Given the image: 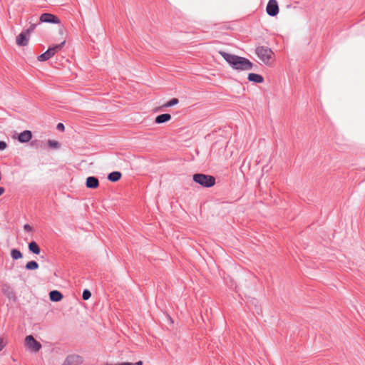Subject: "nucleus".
I'll use <instances>...</instances> for the list:
<instances>
[{
  "mask_svg": "<svg viewBox=\"0 0 365 365\" xmlns=\"http://www.w3.org/2000/svg\"><path fill=\"white\" fill-rule=\"evenodd\" d=\"M91 297V293L88 289H84L82 294V298L83 300H88Z\"/></svg>",
  "mask_w": 365,
  "mask_h": 365,
  "instance_id": "412c9836",
  "label": "nucleus"
},
{
  "mask_svg": "<svg viewBox=\"0 0 365 365\" xmlns=\"http://www.w3.org/2000/svg\"><path fill=\"white\" fill-rule=\"evenodd\" d=\"M255 53L264 64L269 63L274 54L271 48L263 46H257L255 49Z\"/></svg>",
  "mask_w": 365,
  "mask_h": 365,
  "instance_id": "20e7f679",
  "label": "nucleus"
},
{
  "mask_svg": "<svg viewBox=\"0 0 365 365\" xmlns=\"http://www.w3.org/2000/svg\"><path fill=\"white\" fill-rule=\"evenodd\" d=\"M48 145L50 148L57 149L60 148V143L54 140H48Z\"/></svg>",
  "mask_w": 365,
  "mask_h": 365,
  "instance_id": "aec40b11",
  "label": "nucleus"
},
{
  "mask_svg": "<svg viewBox=\"0 0 365 365\" xmlns=\"http://www.w3.org/2000/svg\"><path fill=\"white\" fill-rule=\"evenodd\" d=\"M66 40L59 44L50 46L46 51L38 56L37 59L39 61H45L53 57L57 52L62 49L65 45Z\"/></svg>",
  "mask_w": 365,
  "mask_h": 365,
  "instance_id": "39448f33",
  "label": "nucleus"
},
{
  "mask_svg": "<svg viewBox=\"0 0 365 365\" xmlns=\"http://www.w3.org/2000/svg\"><path fill=\"white\" fill-rule=\"evenodd\" d=\"M83 362L81 356L71 354L66 357L62 365H80Z\"/></svg>",
  "mask_w": 365,
  "mask_h": 365,
  "instance_id": "6e6552de",
  "label": "nucleus"
},
{
  "mask_svg": "<svg viewBox=\"0 0 365 365\" xmlns=\"http://www.w3.org/2000/svg\"><path fill=\"white\" fill-rule=\"evenodd\" d=\"M134 365H143V361H139L136 362L135 364H134Z\"/></svg>",
  "mask_w": 365,
  "mask_h": 365,
  "instance_id": "c756f323",
  "label": "nucleus"
},
{
  "mask_svg": "<svg viewBox=\"0 0 365 365\" xmlns=\"http://www.w3.org/2000/svg\"><path fill=\"white\" fill-rule=\"evenodd\" d=\"M192 180L195 182L204 187H211L215 184V177L203 173H196L192 175Z\"/></svg>",
  "mask_w": 365,
  "mask_h": 365,
  "instance_id": "f03ea898",
  "label": "nucleus"
},
{
  "mask_svg": "<svg viewBox=\"0 0 365 365\" xmlns=\"http://www.w3.org/2000/svg\"><path fill=\"white\" fill-rule=\"evenodd\" d=\"M56 128L58 130L63 131L64 129H65V126H64V125L63 123H59L57 124Z\"/></svg>",
  "mask_w": 365,
  "mask_h": 365,
  "instance_id": "393cba45",
  "label": "nucleus"
},
{
  "mask_svg": "<svg viewBox=\"0 0 365 365\" xmlns=\"http://www.w3.org/2000/svg\"><path fill=\"white\" fill-rule=\"evenodd\" d=\"M11 288L8 285H4L1 288V290L3 292L4 294H6V295H9V291H10Z\"/></svg>",
  "mask_w": 365,
  "mask_h": 365,
  "instance_id": "4be33fe9",
  "label": "nucleus"
},
{
  "mask_svg": "<svg viewBox=\"0 0 365 365\" xmlns=\"http://www.w3.org/2000/svg\"><path fill=\"white\" fill-rule=\"evenodd\" d=\"M121 176V173L118 171H113L108 174V180L110 182H117L120 179Z\"/></svg>",
  "mask_w": 365,
  "mask_h": 365,
  "instance_id": "2eb2a0df",
  "label": "nucleus"
},
{
  "mask_svg": "<svg viewBox=\"0 0 365 365\" xmlns=\"http://www.w3.org/2000/svg\"><path fill=\"white\" fill-rule=\"evenodd\" d=\"M7 145L4 141H0V150H3L6 148Z\"/></svg>",
  "mask_w": 365,
  "mask_h": 365,
  "instance_id": "bb28decb",
  "label": "nucleus"
},
{
  "mask_svg": "<svg viewBox=\"0 0 365 365\" xmlns=\"http://www.w3.org/2000/svg\"><path fill=\"white\" fill-rule=\"evenodd\" d=\"M106 365H134V364L130 363V362H123V363H118V364H106Z\"/></svg>",
  "mask_w": 365,
  "mask_h": 365,
  "instance_id": "a878e982",
  "label": "nucleus"
},
{
  "mask_svg": "<svg viewBox=\"0 0 365 365\" xmlns=\"http://www.w3.org/2000/svg\"><path fill=\"white\" fill-rule=\"evenodd\" d=\"M86 185L88 188L96 189L99 186V180L96 177L89 176L86 178Z\"/></svg>",
  "mask_w": 365,
  "mask_h": 365,
  "instance_id": "9d476101",
  "label": "nucleus"
},
{
  "mask_svg": "<svg viewBox=\"0 0 365 365\" xmlns=\"http://www.w3.org/2000/svg\"><path fill=\"white\" fill-rule=\"evenodd\" d=\"M37 24H31V26L23 30L16 38V43L19 46H26L28 45L31 34L36 29Z\"/></svg>",
  "mask_w": 365,
  "mask_h": 365,
  "instance_id": "7ed1b4c3",
  "label": "nucleus"
},
{
  "mask_svg": "<svg viewBox=\"0 0 365 365\" xmlns=\"http://www.w3.org/2000/svg\"><path fill=\"white\" fill-rule=\"evenodd\" d=\"M11 256L14 259H19L22 257V253L17 249H13L11 252Z\"/></svg>",
  "mask_w": 365,
  "mask_h": 365,
  "instance_id": "a211bd4d",
  "label": "nucleus"
},
{
  "mask_svg": "<svg viewBox=\"0 0 365 365\" xmlns=\"http://www.w3.org/2000/svg\"><path fill=\"white\" fill-rule=\"evenodd\" d=\"M31 145L32 146H35L36 148H38L39 146H41V142L40 140H32L31 143Z\"/></svg>",
  "mask_w": 365,
  "mask_h": 365,
  "instance_id": "5701e85b",
  "label": "nucleus"
},
{
  "mask_svg": "<svg viewBox=\"0 0 365 365\" xmlns=\"http://www.w3.org/2000/svg\"><path fill=\"white\" fill-rule=\"evenodd\" d=\"M32 138V133L30 130H24L21 132L18 137V140L21 143H27Z\"/></svg>",
  "mask_w": 365,
  "mask_h": 365,
  "instance_id": "9b49d317",
  "label": "nucleus"
},
{
  "mask_svg": "<svg viewBox=\"0 0 365 365\" xmlns=\"http://www.w3.org/2000/svg\"><path fill=\"white\" fill-rule=\"evenodd\" d=\"M26 346L32 351H38L42 346L40 342L36 341L32 335L26 336L25 339Z\"/></svg>",
  "mask_w": 365,
  "mask_h": 365,
  "instance_id": "423d86ee",
  "label": "nucleus"
},
{
  "mask_svg": "<svg viewBox=\"0 0 365 365\" xmlns=\"http://www.w3.org/2000/svg\"><path fill=\"white\" fill-rule=\"evenodd\" d=\"M24 229L27 232H31L32 230V227L29 224L24 225Z\"/></svg>",
  "mask_w": 365,
  "mask_h": 365,
  "instance_id": "cd10ccee",
  "label": "nucleus"
},
{
  "mask_svg": "<svg viewBox=\"0 0 365 365\" xmlns=\"http://www.w3.org/2000/svg\"><path fill=\"white\" fill-rule=\"evenodd\" d=\"M220 54L224 58L230 66L235 70L249 71L253 68V63L247 58L237 55L220 51Z\"/></svg>",
  "mask_w": 365,
  "mask_h": 365,
  "instance_id": "f257e3e1",
  "label": "nucleus"
},
{
  "mask_svg": "<svg viewBox=\"0 0 365 365\" xmlns=\"http://www.w3.org/2000/svg\"><path fill=\"white\" fill-rule=\"evenodd\" d=\"M267 12L270 16H276L279 13V6L276 0H269L267 6Z\"/></svg>",
  "mask_w": 365,
  "mask_h": 365,
  "instance_id": "1a4fd4ad",
  "label": "nucleus"
},
{
  "mask_svg": "<svg viewBox=\"0 0 365 365\" xmlns=\"http://www.w3.org/2000/svg\"><path fill=\"white\" fill-rule=\"evenodd\" d=\"M5 190L4 187H0V196L4 192Z\"/></svg>",
  "mask_w": 365,
  "mask_h": 365,
  "instance_id": "c85d7f7f",
  "label": "nucleus"
},
{
  "mask_svg": "<svg viewBox=\"0 0 365 365\" xmlns=\"http://www.w3.org/2000/svg\"><path fill=\"white\" fill-rule=\"evenodd\" d=\"M29 250L30 252H31L32 253H34L35 255H38L41 252V249H40L39 246L34 241H32L29 243Z\"/></svg>",
  "mask_w": 365,
  "mask_h": 365,
  "instance_id": "dca6fc26",
  "label": "nucleus"
},
{
  "mask_svg": "<svg viewBox=\"0 0 365 365\" xmlns=\"http://www.w3.org/2000/svg\"><path fill=\"white\" fill-rule=\"evenodd\" d=\"M179 103V100L176 98H173L169 101H168L166 103L163 105V107L168 108L177 105Z\"/></svg>",
  "mask_w": 365,
  "mask_h": 365,
  "instance_id": "6ab92c4d",
  "label": "nucleus"
},
{
  "mask_svg": "<svg viewBox=\"0 0 365 365\" xmlns=\"http://www.w3.org/2000/svg\"><path fill=\"white\" fill-rule=\"evenodd\" d=\"M247 79L250 82H254L256 83H262L264 82V78L262 76L255 73H250L248 74Z\"/></svg>",
  "mask_w": 365,
  "mask_h": 365,
  "instance_id": "ddd939ff",
  "label": "nucleus"
},
{
  "mask_svg": "<svg viewBox=\"0 0 365 365\" xmlns=\"http://www.w3.org/2000/svg\"><path fill=\"white\" fill-rule=\"evenodd\" d=\"M171 115L169 113H163L156 116L155 123L157 124H161L169 121L171 119Z\"/></svg>",
  "mask_w": 365,
  "mask_h": 365,
  "instance_id": "4468645a",
  "label": "nucleus"
},
{
  "mask_svg": "<svg viewBox=\"0 0 365 365\" xmlns=\"http://www.w3.org/2000/svg\"><path fill=\"white\" fill-rule=\"evenodd\" d=\"M6 343L3 338H0V351L5 347Z\"/></svg>",
  "mask_w": 365,
  "mask_h": 365,
  "instance_id": "b1692460",
  "label": "nucleus"
},
{
  "mask_svg": "<svg viewBox=\"0 0 365 365\" xmlns=\"http://www.w3.org/2000/svg\"><path fill=\"white\" fill-rule=\"evenodd\" d=\"M59 32H60L61 34H63V28H61V29H59Z\"/></svg>",
  "mask_w": 365,
  "mask_h": 365,
  "instance_id": "7c9ffc66",
  "label": "nucleus"
},
{
  "mask_svg": "<svg viewBox=\"0 0 365 365\" xmlns=\"http://www.w3.org/2000/svg\"><path fill=\"white\" fill-rule=\"evenodd\" d=\"M41 23H61V20L56 16L45 13L40 16Z\"/></svg>",
  "mask_w": 365,
  "mask_h": 365,
  "instance_id": "0eeeda50",
  "label": "nucleus"
},
{
  "mask_svg": "<svg viewBox=\"0 0 365 365\" xmlns=\"http://www.w3.org/2000/svg\"><path fill=\"white\" fill-rule=\"evenodd\" d=\"M63 297L62 293L58 290H52L49 292V299L51 302H60Z\"/></svg>",
  "mask_w": 365,
  "mask_h": 365,
  "instance_id": "f8f14e48",
  "label": "nucleus"
},
{
  "mask_svg": "<svg viewBox=\"0 0 365 365\" xmlns=\"http://www.w3.org/2000/svg\"><path fill=\"white\" fill-rule=\"evenodd\" d=\"M25 268L28 270H35L38 268V264L36 261H30L26 264Z\"/></svg>",
  "mask_w": 365,
  "mask_h": 365,
  "instance_id": "f3484780",
  "label": "nucleus"
}]
</instances>
